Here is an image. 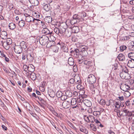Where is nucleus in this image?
I'll list each match as a JSON object with an SVG mask.
<instances>
[{
	"instance_id": "nucleus-1",
	"label": "nucleus",
	"mask_w": 134,
	"mask_h": 134,
	"mask_svg": "<svg viewBox=\"0 0 134 134\" xmlns=\"http://www.w3.org/2000/svg\"><path fill=\"white\" fill-rule=\"evenodd\" d=\"M56 104L58 105H62L64 109L69 108L70 106V101H64L62 103H62H60L58 100H56Z\"/></svg>"
},
{
	"instance_id": "nucleus-2",
	"label": "nucleus",
	"mask_w": 134,
	"mask_h": 134,
	"mask_svg": "<svg viewBox=\"0 0 134 134\" xmlns=\"http://www.w3.org/2000/svg\"><path fill=\"white\" fill-rule=\"evenodd\" d=\"M2 46L6 50H8L9 49L10 47V45L12 43V40L10 38H7L5 41L3 42L2 41Z\"/></svg>"
},
{
	"instance_id": "nucleus-3",
	"label": "nucleus",
	"mask_w": 134,
	"mask_h": 134,
	"mask_svg": "<svg viewBox=\"0 0 134 134\" xmlns=\"http://www.w3.org/2000/svg\"><path fill=\"white\" fill-rule=\"evenodd\" d=\"M96 79L95 76L93 74L89 75L87 79V81L89 84L95 83L96 81Z\"/></svg>"
},
{
	"instance_id": "nucleus-4",
	"label": "nucleus",
	"mask_w": 134,
	"mask_h": 134,
	"mask_svg": "<svg viewBox=\"0 0 134 134\" xmlns=\"http://www.w3.org/2000/svg\"><path fill=\"white\" fill-rule=\"evenodd\" d=\"M48 40V36L45 35H43L40 38V42L41 44L45 46L47 44Z\"/></svg>"
},
{
	"instance_id": "nucleus-5",
	"label": "nucleus",
	"mask_w": 134,
	"mask_h": 134,
	"mask_svg": "<svg viewBox=\"0 0 134 134\" xmlns=\"http://www.w3.org/2000/svg\"><path fill=\"white\" fill-rule=\"evenodd\" d=\"M120 77L122 79L126 80L131 78V76L128 73H126L124 72H121L120 74Z\"/></svg>"
},
{
	"instance_id": "nucleus-6",
	"label": "nucleus",
	"mask_w": 134,
	"mask_h": 134,
	"mask_svg": "<svg viewBox=\"0 0 134 134\" xmlns=\"http://www.w3.org/2000/svg\"><path fill=\"white\" fill-rule=\"evenodd\" d=\"M120 86V88L124 91H127L130 89L129 86L126 84L123 83L121 84Z\"/></svg>"
},
{
	"instance_id": "nucleus-7",
	"label": "nucleus",
	"mask_w": 134,
	"mask_h": 134,
	"mask_svg": "<svg viewBox=\"0 0 134 134\" xmlns=\"http://www.w3.org/2000/svg\"><path fill=\"white\" fill-rule=\"evenodd\" d=\"M14 49L15 53L17 54L21 53L22 49L20 46H16L14 48Z\"/></svg>"
},
{
	"instance_id": "nucleus-8",
	"label": "nucleus",
	"mask_w": 134,
	"mask_h": 134,
	"mask_svg": "<svg viewBox=\"0 0 134 134\" xmlns=\"http://www.w3.org/2000/svg\"><path fill=\"white\" fill-rule=\"evenodd\" d=\"M26 16L25 20L26 21L28 22H31L32 21H34L35 20L40 21V20L39 19L34 18L32 17L31 16L29 15L27 16Z\"/></svg>"
},
{
	"instance_id": "nucleus-9",
	"label": "nucleus",
	"mask_w": 134,
	"mask_h": 134,
	"mask_svg": "<svg viewBox=\"0 0 134 134\" xmlns=\"http://www.w3.org/2000/svg\"><path fill=\"white\" fill-rule=\"evenodd\" d=\"M127 66L131 68H134V60H128Z\"/></svg>"
},
{
	"instance_id": "nucleus-10",
	"label": "nucleus",
	"mask_w": 134,
	"mask_h": 134,
	"mask_svg": "<svg viewBox=\"0 0 134 134\" xmlns=\"http://www.w3.org/2000/svg\"><path fill=\"white\" fill-rule=\"evenodd\" d=\"M75 81L77 84L80 85L81 83L80 77L78 75H76L74 76Z\"/></svg>"
},
{
	"instance_id": "nucleus-11",
	"label": "nucleus",
	"mask_w": 134,
	"mask_h": 134,
	"mask_svg": "<svg viewBox=\"0 0 134 134\" xmlns=\"http://www.w3.org/2000/svg\"><path fill=\"white\" fill-rule=\"evenodd\" d=\"M7 34L5 31H2L1 32L0 37L3 39H5L7 38Z\"/></svg>"
},
{
	"instance_id": "nucleus-12",
	"label": "nucleus",
	"mask_w": 134,
	"mask_h": 134,
	"mask_svg": "<svg viewBox=\"0 0 134 134\" xmlns=\"http://www.w3.org/2000/svg\"><path fill=\"white\" fill-rule=\"evenodd\" d=\"M42 32V34L46 35H49L52 33V32H50L49 30L47 28L43 29Z\"/></svg>"
},
{
	"instance_id": "nucleus-13",
	"label": "nucleus",
	"mask_w": 134,
	"mask_h": 134,
	"mask_svg": "<svg viewBox=\"0 0 134 134\" xmlns=\"http://www.w3.org/2000/svg\"><path fill=\"white\" fill-rule=\"evenodd\" d=\"M83 103L86 106L88 107H90L92 105L91 102L88 99H85L84 100Z\"/></svg>"
},
{
	"instance_id": "nucleus-14",
	"label": "nucleus",
	"mask_w": 134,
	"mask_h": 134,
	"mask_svg": "<svg viewBox=\"0 0 134 134\" xmlns=\"http://www.w3.org/2000/svg\"><path fill=\"white\" fill-rule=\"evenodd\" d=\"M55 42L54 41H49L47 44L46 47L48 48L51 47L52 48L53 46L55 45Z\"/></svg>"
},
{
	"instance_id": "nucleus-15",
	"label": "nucleus",
	"mask_w": 134,
	"mask_h": 134,
	"mask_svg": "<svg viewBox=\"0 0 134 134\" xmlns=\"http://www.w3.org/2000/svg\"><path fill=\"white\" fill-rule=\"evenodd\" d=\"M22 50H25L27 48L26 43L24 41L21 42L20 43V45Z\"/></svg>"
},
{
	"instance_id": "nucleus-16",
	"label": "nucleus",
	"mask_w": 134,
	"mask_h": 134,
	"mask_svg": "<svg viewBox=\"0 0 134 134\" xmlns=\"http://www.w3.org/2000/svg\"><path fill=\"white\" fill-rule=\"evenodd\" d=\"M121 101L116 102L114 105H115V108L117 109H119L120 108L121 106L122 107H123L124 105H123L122 106V104H121Z\"/></svg>"
},
{
	"instance_id": "nucleus-17",
	"label": "nucleus",
	"mask_w": 134,
	"mask_h": 134,
	"mask_svg": "<svg viewBox=\"0 0 134 134\" xmlns=\"http://www.w3.org/2000/svg\"><path fill=\"white\" fill-rule=\"evenodd\" d=\"M30 3L32 5L37 6L39 2L37 0H29Z\"/></svg>"
},
{
	"instance_id": "nucleus-18",
	"label": "nucleus",
	"mask_w": 134,
	"mask_h": 134,
	"mask_svg": "<svg viewBox=\"0 0 134 134\" xmlns=\"http://www.w3.org/2000/svg\"><path fill=\"white\" fill-rule=\"evenodd\" d=\"M29 72H33L35 70V67L34 66L31 64H29L28 66Z\"/></svg>"
},
{
	"instance_id": "nucleus-19",
	"label": "nucleus",
	"mask_w": 134,
	"mask_h": 134,
	"mask_svg": "<svg viewBox=\"0 0 134 134\" xmlns=\"http://www.w3.org/2000/svg\"><path fill=\"white\" fill-rule=\"evenodd\" d=\"M68 62L69 64L71 66L74 65V60L71 57H70L69 58Z\"/></svg>"
},
{
	"instance_id": "nucleus-20",
	"label": "nucleus",
	"mask_w": 134,
	"mask_h": 134,
	"mask_svg": "<svg viewBox=\"0 0 134 134\" xmlns=\"http://www.w3.org/2000/svg\"><path fill=\"white\" fill-rule=\"evenodd\" d=\"M44 20L46 22L50 23L52 21V18L50 16H47L44 18Z\"/></svg>"
},
{
	"instance_id": "nucleus-21",
	"label": "nucleus",
	"mask_w": 134,
	"mask_h": 134,
	"mask_svg": "<svg viewBox=\"0 0 134 134\" xmlns=\"http://www.w3.org/2000/svg\"><path fill=\"white\" fill-rule=\"evenodd\" d=\"M118 58L119 60L121 61H123L125 60V56L122 54H119L118 56Z\"/></svg>"
},
{
	"instance_id": "nucleus-22",
	"label": "nucleus",
	"mask_w": 134,
	"mask_h": 134,
	"mask_svg": "<svg viewBox=\"0 0 134 134\" xmlns=\"http://www.w3.org/2000/svg\"><path fill=\"white\" fill-rule=\"evenodd\" d=\"M80 131L86 134H87L88 132V130L84 127L82 126L79 127Z\"/></svg>"
},
{
	"instance_id": "nucleus-23",
	"label": "nucleus",
	"mask_w": 134,
	"mask_h": 134,
	"mask_svg": "<svg viewBox=\"0 0 134 134\" xmlns=\"http://www.w3.org/2000/svg\"><path fill=\"white\" fill-rule=\"evenodd\" d=\"M66 30V29L64 27H60L59 28V35H62L63 34Z\"/></svg>"
},
{
	"instance_id": "nucleus-24",
	"label": "nucleus",
	"mask_w": 134,
	"mask_h": 134,
	"mask_svg": "<svg viewBox=\"0 0 134 134\" xmlns=\"http://www.w3.org/2000/svg\"><path fill=\"white\" fill-rule=\"evenodd\" d=\"M9 27L10 29L13 30L16 27V25L15 24L11 23L9 24Z\"/></svg>"
},
{
	"instance_id": "nucleus-25",
	"label": "nucleus",
	"mask_w": 134,
	"mask_h": 134,
	"mask_svg": "<svg viewBox=\"0 0 134 134\" xmlns=\"http://www.w3.org/2000/svg\"><path fill=\"white\" fill-rule=\"evenodd\" d=\"M79 28L78 26L73 27L72 28V32L74 33H77L79 31Z\"/></svg>"
},
{
	"instance_id": "nucleus-26",
	"label": "nucleus",
	"mask_w": 134,
	"mask_h": 134,
	"mask_svg": "<svg viewBox=\"0 0 134 134\" xmlns=\"http://www.w3.org/2000/svg\"><path fill=\"white\" fill-rule=\"evenodd\" d=\"M83 64L87 65L88 66H91L92 64V62L91 61L85 60L83 62Z\"/></svg>"
},
{
	"instance_id": "nucleus-27",
	"label": "nucleus",
	"mask_w": 134,
	"mask_h": 134,
	"mask_svg": "<svg viewBox=\"0 0 134 134\" xmlns=\"http://www.w3.org/2000/svg\"><path fill=\"white\" fill-rule=\"evenodd\" d=\"M51 49L53 52L55 53H57L58 52L59 48L57 46L55 45L53 46Z\"/></svg>"
},
{
	"instance_id": "nucleus-28",
	"label": "nucleus",
	"mask_w": 134,
	"mask_h": 134,
	"mask_svg": "<svg viewBox=\"0 0 134 134\" xmlns=\"http://www.w3.org/2000/svg\"><path fill=\"white\" fill-rule=\"evenodd\" d=\"M61 47L62 49L64 52H68V50L67 47L63 44L61 45Z\"/></svg>"
},
{
	"instance_id": "nucleus-29",
	"label": "nucleus",
	"mask_w": 134,
	"mask_h": 134,
	"mask_svg": "<svg viewBox=\"0 0 134 134\" xmlns=\"http://www.w3.org/2000/svg\"><path fill=\"white\" fill-rule=\"evenodd\" d=\"M113 103L114 105V100L111 99H110L109 101L105 102V104L107 106H109L111 104Z\"/></svg>"
},
{
	"instance_id": "nucleus-30",
	"label": "nucleus",
	"mask_w": 134,
	"mask_h": 134,
	"mask_svg": "<svg viewBox=\"0 0 134 134\" xmlns=\"http://www.w3.org/2000/svg\"><path fill=\"white\" fill-rule=\"evenodd\" d=\"M128 57L131 60H134V52H130L128 53Z\"/></svg>"
},
{
	"instance_id": "nucleus-31",
	"label": "nucleus",
	"mask_w": 134,
	"mask_h": 134,
	"mask_svg": "<svg viewBox=\"0 0 134 134\" xmlns=\"http://www.w3.org/2000/svg\"><path fill=\"white\" fill-rule=\"evenodd\" d=\"M25 24V23L24 21L21 20L19 21V25L20 27H23L24 26Z\"/></svg>"
},
{
	"instance_id": "nucleus-32",
	"label": "nucleus",
	"mask_w": 134,
	"mask_h": 134,
	"mask_svg": "<svg viewBox=\"0 0 134 134\" xmlns=\"http://www.w3.org/2000/svg\"><path fill=\"white\" fill-rule=\"evenodd\" d=\"M94 119L95 118L93 116L91 115L89 116L88 122H91L92 123H93L94 122Z\"/></svg>"
},
{
	"instance_id": "nucleus-33",
	"label": "nucleus",
	"mask_w": 134,
	"mask_h": 134,
	"mask_svg": "<svg viewBox=\"0 0 134 134\" xmlns=\"http://www.w3.org/2000/svg\"><path fill=\"white\" fill-rule=\"evenodd\" d=\"M70 102L71 104L72 105H75L77 103L76 99L75 98L72 99Z\"/></svg>"
},
{
	"instance_id": "nucleus-34",
	"label": "nucleus",
	"mask_w": 134,
	"mask_h": 134,
	"mask_svg": "<svg viewBox=\"0 0 134 134\" xmlns=\"http://www.w3.org/2000/svg\"><path fill=\"white\" fill-rule=\"evenodd\" d=\"M93 114L96 117H99L100 115V112L99 111H94L93 112Z\"/></svg>"
},
{
	"instance_id": "nucleus-35",
	"label": "nucleus",
	"mask_w": 134,
	"mask_h": 134,
	"mask_svg": "<svg viewBox=\"0 0 134 134\" xmlns=\"http://www.w3.org/2000/svg\"><path fill=\"white\" fill-rule=\"evenodd\" d=\"M65 94L66 96L69 97H71L72 96V93L69 91H66L65 92Z\"/></svg>"
},
{
	"instance_id": "nucleus-36",
	"label": "nucleus",
	"mask_w": 134,
	"mask_h": 134,
	"mask_svg": "<svg viewBox=\"0 0 134 134\" xmlns=\"http://www.w3.org/2000/svg\"><path fill=\"white\" fill-rule=\"evenodd\" d=\"M86 14L85 12H83L79 13V15L80 18H85L86 16Z\"/></svg>"
},
{
	"instance_id": "nucleus-37",
	"label": "nucleus",
	"mask_w": 134,
	"mask_h": 134,
	"mask_svg": "<svg viewBox=\"0 0 134 134\" xmlns=\"http://www.w3.org/2000/svg\"><path fill=\"white\" fill-rule=\"evenodd\" d=\"M90 84L91 85L90 86V89L92 90V91H93L94 92V93L95 91V89L96 86L93 85V84Z\"/></svg>"
},
{
	"instance_id": "nucleus-38",
	"label": "nucleus",
	"mask_w": 134,
	"mask_h": 134,
	"mask_svg": "<svg viewBox=\"0 0 134 134\" xmlns=\"http://www.w3.org/2000/svg\"><path fill=\"white\" fill-rule=\"evenodd\" d=\"M91 129L94 131H96L97 130V129L96 126L93 124H91L90 125Z\"/></svg>"
},
{
	"instance_id": "nucleus-39",
	"label": "nucleus",
	"mask_w": 134,
	"mask_h": 134,
	"mask_svg": "<svg viewBox=\"0 0 134 134\" xmlns=\"http://www.w3.org/2000/svg\"><path fill=\"white\" fill-rule=\"evenodd\" d=\"M79 15H78L75 14L73 15L72 18L74 19L77 20H78V21H79L80 19V18H79Z\"/></svg>"
},
{
	"instance_id": "nucleus-40",
	"label": "nucleus",
	"mask_w": 134,
	"mask_h": 134,
	"mask_svg": "<svg viewBox=\"0 0 134 134\" xmlns=\"http://www.w3.org/2000/svg\"><path fill=\"white\" fill-rule=\"evenodd\" d=\"M78 20H77L72 19L70 21V23L72 25H74L77 23Z\"/></svg>"
},
{
	"instance_id": "nucleus-41",
	"label": "nucleus",
	"mask_w": 134,
	"mask_h": 134,
	"mask_svg": "<svg viewBox=\"0 0 134 134\" xmlns=\"http://www.w3.org/2000/svg\"><path fill=\"white\" fill-rule=\"evenodd\" d=\"M62 95V93L60 91H58L56 93V96L58 98H60Z\"/></svg>"
},
{
	"instance_id": "nucleus-42",
	"label": "nucleus",
	"mask_w": 134,
	"mask_h": 134,
	"mask_svg": "<svg viewBox=\"0 0 134 134\" xmlns=\"http://www.w3.org/2000/svg\"><path fill=\"white\" fill-rule=\"evenodd\" d=\"M126 48L127 47L125 46H122L120 47V51L121 52H122L126 49Z\"/></svg>"
},
{
	"instance_id": "nucleus-43",
	"label": "nucleus",
	"mask_w": 134,
	"mask_h": 134,
	"mask_svg": "<svg viewBox=\"0 0 134 134\" xmlns=\"http://www.w3.org/2000/svg\"><path fill=\"white\" fill-rule=\"evenodd\" d=\"M43 9L46 11H48L49 9V6L47 4H46L43 6Z\"/></svg>"
},
{
	"instance_id": "nucleus-44",
	"label": "nucleus",
	"mask_w": 134,
	"mask_h": 134,
	"mask_svg": "<svg viewBox=\"0 0 134 134\" xmlns=\"http://www.w3.org/2000/svg\"><path fill=\"white\" fill-rule=\"evenodd\" d=\"M30 77L32 80H35L36 79L35 74L34 73L31 74H30Z\"/></svg>"
},
{
	"instance_id": "nucleus-45",
	"label": "nucleus",
	"mask_w": 134,
	"mask_h": 134,
	"mask_svg": "<svg viewBox=\"0 0 134 134\" xmlns=\"http://www.w3.org/2000/svg\"><path fill=\"white\" fill-rule=\"evenodd\" d=\"M23 68L24 71L27 72V71L28 70V66L25 64L23 65Z\"/></svg>"
},
{
	"instance_id": "nucleus-46",
	"label": "nucleus",
	"mask_w": 134,
	"mask_h": 134,
	"mask_svg": "<svg viewBox=\"0 0 134 134\" xmlns=\"http://www.w3.org/2000/svg\"><path fill=\"white\" fill-rule=\"evenodd\" d=\"M54 126L55 128L56 129V130L60 134H62V133H63V132L59 128L57 127V128L55 126V125L54 126L53 125V124H52Z\"/></svg>"
},
{
	"instance_id": "nucleus-47",
	"label": "nucleus",
	"mask_w": 134,
	"mask_h": 134,
	"mask_svg": "<svg viewBox=\"0 0 134 134\" xmlns=\"http://www.w3.org/2000/svg\"><path fill=\"white\" fill-rule=\"evenodd\" d=\"M54 32L57 34L59 35V28L57 27L55 28L54 29Z\"/></svg>"
},
{
	"instance_id": "nucleus-48",
	"label": "nucleus",
	"mask_w": 134,
	"mask_h": 134,
	"mask_svg": "<svg viewBox=\"0 0 134 134\" xmlns=\"http://www.w3.org/2000/svg\"><path fill=\"white\" fill-rule=\"evenodd\" d=\"M61 99L62 100H64L66 99L67 98V97L66 96L64 95H62L61 97Z\"/></svg>"
},
{
	"instance_id": "nucleus-49",
	"label": "nucleus",
	"mask_w": 134,
	"mask_h": 134,
	"mask_svg": "<svg viewBox=\"0 0 134 134\" xmlns=\"http://www.w3.org/2000/svg\"><path fill=\"white\" fill-rule=\"evenodd\" d=\"M100 104H101L102 105H105V101L103 99H101L99 102Z\"/></svg>"
},
{
	"instance_id": "nucleus-50",
	"label": "nucleus",
	"mask_w": 134,
	"mask_h": 134,
	"mask_svg": "<svg viewBox=\"0 0 134 134\" xmlns=\"http://www.w3.org/2000/svg\"><path fill=\"white\" fill-rule=\"evenodd\" d=\"M32 57L31 56V55L30 53L28 54L26 56L27 59L28 60L29 59H31V58Z\"/></svg>"
},
{
	"instance_id": "nucleus-51",
	"label": "nucleus",
	"mask_w": 134,
	"mask_h": 134,
	"mask_svg": "<svg viewBox=\"0 0 134 134\" xmlns=\"http://www.w3.org/2000/svg\"><path fill=\"white\" fill-rule=\"evenodd\" d=\"M84 96H85V97L86 96L85 95H83L82 94H80L79 96V98H80L81 100H82V102H83L84 100H83Z\"/></svg>"
},
{
	"instance_id": "nucleus-52",
	"label": "nucleus",
	"mask_w": 134,
	"mask_h": 134,
	"mask_svg": "<svg viewBox=\"0 0 134 134\" xmlns=\"http://www.w3.org/2000/svg\"><path fill=\"white\" fill-rule=\"evenodd\" d=\"M81 54L83 56H86L88 54L87 51H84V52H81Z\"/></svg>"
},
{
	"instance_id": "nucleus-53",
	"label": "nucleus",
	"mask_w": 134,
	"mask_h": 134,
	"mask_svg": "<svg viewBox=\"0 0 134 134\" xmlns=\"http://www.w3.org/2000/svg\"><path fill=\"white\" fill-rule=\"evenodd\" d=\"M74 53H76V55H78L79 54V51L77 49H75L74 50Z\"/></svg>"
},
{
	"instance_id": "nucleus-54",
	"label": "nucleus",
	"mask_w": 134,
	"mask_h": 134,
	"mask_svg": "<svg viewBox=\"0 0 134 134\" xmlns=\"http://www.w3.org/2000/svg\"><path fill=\"white\" fill-rule=\"evenodd\" d=\"M128 70L125 67L123 69L122 72H124L126 73H128Z\"/></svg>"
},
{
	"instance_id": "nucleus-55",
	"label": "nucleus",
	"mask_w": 134,
	"mask_h": 134,
	"mask_svg": "<svg viewBox=\"0 0 134 134\" xmlns=\"http://www.w3.org/2000/svg\"><path fill=\"white\" fill-rule=\"evenodd\" d=\"M69 82L70 83L73 84L75 82V80L73 78L69 80Z\"/></svg>"
},
{
	"instance_id": "nucleus-56",
	"label": "nucleus",
	"mask_w": 134,
	"mask_h": 134,
	"mask_svg": "<svg viewBox=\"0 0 134 134\" xmlns=\"http://www.w3.org/2000/svg\"><path fill=\"white\" fill-rule=\"evenodd\" d=\"M125 103L126 105L127 106H129L130 104V100H128L125 102Z\"/></svg>"
},
{
	"instance_id": "nucleus-57",
	"label": "nucleus",
	"mask_w": 134,
	"mask_h": 134,
	"mask_svg": "<svg viewBox=\"0 0 134 134\" xmlns=\"http://www.w3.org/2000/svg\"><path fill=\"white\" fill-rule=\"evenodd\" d=\"M78 93L77 92H74L73 93V95L74 97H76L78 95Z\"/></svg>"
},
{
	"instance_id": "nucleus-58",
	"label": "nucleus",
	"mask_w": 134,
	"mask_h": 134,
	"mask_svg": "<svg viewBox=\"0 0 134 134\" xmlns=\"http://www.w3.org/2000/svg\"><path fill=\"white\" fill-rule=\"evenodd\" d=\"M37 97L38 98V99L41 101V102L43 103L44 102V100L40 96H37Z\"/></svg>"
},
{
	"instance_id": "nucleus-59",
	"label": "nucleus",
	"mask_w": 134,
	"mask_h": 134,
	"mask_svg": "<svg viewBox=\"0 0 134 134\" xmlns=\"http://www.w3.org/2000/svg\"><path fill=\"white\" fill-rule=\"evenodd\" d=\"M119 99V100L120 101H122L124 100V97L123 96H121V97H118Z\"/></svg>"
},
{
	"instance_id": "nucleus-60",
	"label": "nucleus",
	"mask_w": 134,
	"mask_h": 134,
	"mask_svg": "<svg viewBox=\"0 0 134 134\" xmlns=\"http://www.w3.org/2000/svg\"><path fill=\"white\" fill-rule=\"evenodd\" d=\"M76 101L77 102V104L78 103L80 102H82V100H81V98H79V97L77 99H76Z\"/></svg>"
},
{
	"instance_id": "nucleus-61",
	"label": "nucleus",
	"mask_w": 134,
	"mask_h": 134,
	"mask_svg": "<svg viewBox=\"0 0 134 134\" xmlns=\"http://www.w3.org/2000/svg\"><path fill=\"white\" fill-rule=\"evenodd\" d=\"M131 112H132L130 111H129V112L127 113V114H126V115H127L128 116H131L132 114Z\"/></svg>"
},
{
	"instance_id": "nucleus-62",
	"label": "nucleus",
	"mask_w": 134,
	"mask_h": 134,
	"mask_svg": "<svg viewBox=\"0 0 134 134\" xmlns=\"http://www.w3.org/2000/svg\"><path fill=\"white\" fill-rule=\"evenodd\" d=\"M129 34L130 36L134 37V31L133 32L130 33Z\"/></svg>"
},
{
	"instance_id": "nucleus-63",
	"label": "nucleus",
	"mask_w": 134,
	"mask_h": 134,
	"mask_svg": "<svg viewBox=\"0 0 134 134\" xmlns=\"http://www.w3.org/2000/svg\"><path fill=\"white\" fill-rule=\"evenodd\" d=\"M129 34L130 36L134 37V31L133 32L130 33Z\"/></svg>"
},
{
	"instance_id": "nucleus-64",
	"label": "nucleus",
	"mask_w": 134,
	"mask_h": 134,
	"mask_svg": "<svg viewBox=\"0 0 134 134\" xmlns=\"http://www.w3.org/2000/svg\"><path fill=\"white\" fill-rule=\"evenodd\" d=\"M2 127L3 129L5 130H7V128L6 126H5L4 125H2Z\"/></svg>"
}]
</instances>
